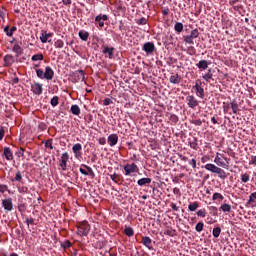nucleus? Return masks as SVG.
Returning a JSON list of instances; mask_svg holds the SVG:
<instances>
[{"label":"nucleus","instance_id":"obj_44","mask_svg":"<svg viewBox=\"0 0 256 256\" xmlns=\"http://www.w3.org/2000/svg\"><path fill=\"white\" fill-rule=\"evenodd\" d=\"M241 181L242 183H248V181H250V175L248 173H244L241 175Z\"/></svg>","mask_w":256,"mask_h":256},{"label":"nucleus","instance_id":"obj_24","mask_svg":"<svg viewBox=\"0 0 256 256\" xmlns=\"http://www.w3.org/2000/svg\"><path fill=\"white\" fill-rule=\"evenodd\" d=\"M181 80L182 78L178 73L172 74L169 78V81L172 82V84H179Z\"/></svg>","mask_w":256,"mask_h":256},{"label":"nucleus","instance_id":"obj_12","mask_svg":"<svg viewBox=\"0 0 256 256\" xmlns=\"http://www.w3.org/2000/svg\"><path fill=\"white\" fill-rule=\"evenodd\" d=\"M105 20H108L107 14H98L95 17V22L99 24L100 28L105 26Z\"/></svg>","mask_w":256,"mask_h":256},{"label":"nucleus","instance_id":"obj_42","mask_svg":"<svg viewBox=\"0 0 256 256\" xmlns=\"http://www.w3.org/2000/svg\"><path fill=\"white\" fill-rule=\"evenodd\" d=\"M203 229H204V223L202 221H200L199 223L196 224L195 230L198 233H201V231H203Z\"/></svg>","mask_w":256,"mask_h":256},{"label":"nucleus","instance_id":"obj_62","mask_svg":"<svg viewBox=\"0 0 256 256\" xmlns=\"http://www.w3.org/2000/svg\"><path fill=\"white\" fill-rule=\"evenodd\" d=\"M106 143H107V139H105V137H100L99 144L100 145H106Z\"/></svg>","mask_w":256,"mask_h":256},{"label":"nucleus","instance_id":"obj_17","mask_svg":"<svg viewBox=\"0 0 256 256\" xmlns=\"http://www.w3.org/2000/svg\"><path fill=\"white\" fill-rule=\"evenodd\" d=\"M3 155L7 161H13L14 155L10 147H4Z\"/></svg>","mask_w":256,"mask_h":256},{"label":"nucleus","instance_id":"obj_29","mask_svg":"<svg viewBox=\"0 0 256 256\" xmlns=\"http://www.w3.org/2000/svg\"><path fill=\"white\" fill-rule=\"evenodd\" d=\"M231 209L232 207L228 203H223V205L220 207V211H223L224 213H230Z\"/></svg>","mask_w":256,"mask_h":256},{"label":"nucleus","instance_id":"obj_54","mask_svg":"<svg viewBox=\"0 0 256 256\" xmlns=\"http://www.w3.org/2000/svg\"><path fill=\"white\" fill-rule=\"evenodd\" d=\"M188 52H189V54L196 53V48H195V46H193V44H190V46H188Z\"/></svg>","mask_w":256,"mask_h":256},{"label":"nucleus","instance_id":"obj_38","mask_svg":"<svg viewBox=\"0 0 256 256\" xmlns=\"http://www.w3.org/2000/svg\"><path fill=\"white\" fill-rule=\"evenodd\" d=\"M32 60L37 61V60H44V54L42 52L38 54H33L32 55Z\"/></svg>","mask_w":256,"mask_h":256},{"label":"nucleus","instance_id":"obj_41","mask_svg":"<svg viewBox=\"0 0 256 256\" xmlns=\"http://www.w3.org/2000/svg\"><path fill=\"white\" fill-rule=\"evenodd\" d=\"M54 46L56 48H63L64 40H61L60 38H58L57 40L54 41Z\"/></svg>","mask_w":256,"mask_h":256},{"label":"nucleus","instance_id":"obj_48","mask_svg":"<svg viewBox=\"0 0 256 256\" xmlns=\"http://www.w3.org/2000/svg\"><path fill=\"white\" fill-rule=\"evenodd\" d=\"M255 199H256V191L254 193H251V195L249 196L248 205H251L252 203H254Z\"/></svg>","mask_w":256,"mask_h":256},{"label":"nucleus","instance_id":"obj_40","mask_svg":"<svg viewBox=\"0 0 256 256\" xmlns=\"http://www.w3.org/2000/svg\"><path fill=\"white\" fill-rule=\"evenodd\" d=\"M224 197L221 193H214V195L212 196V200L213 201H223Z\"/></svg>","mask_w":256,"mask_h":256},{"label":"nucleus","instance_id":"obj_13","mask_svg":"<svg viewBox=\"0 0 256 256\" xmlns=\"http://www.w3.org/2000/svg\"><path fill=\"white\" fill-rule=\"evenodd\" d=\"M2 205L6 211H13L14 205L11 197L8 199H3Z\"/></svg>","mask_w":256,"mask_h":256},{"label":"nucleus","instance_id":"obj_27","mask_svg":"<svg viewBox=\"0 0 256 256\" xmlns=\"http://www.w3.org/2000/svg\"><path fill=\"white\" fill-rule=\"evenodd\" d=\"M71 113L72 115H81V108L79 104H72Z\"/></svg>","mask_w":256,"mask_h":256},{"label":"nucleus","instance_id":"obj_21","mask_svg":"<svg viewBox=\"0 0 256 256\" xmlns=\"http://www.w3.org/2000/svg\"><path fill=\"white\" fill-rule=\"evenodd\" d=\"M152 183V179L150 177H143L142 179H138L137 184L139 187H144V185H150Z\"/></svg>","mask_w":256,"mask_h":256},{"label":"nucleus","instance_id":"obj_36","mask_svg":"<svg viewBox=\"0 0 256 256\" xmlns=\"http://www.w3.org/2000/svg\"><path fill=\"white\" fill-rule=\"evenodd\" d=\"M231 109H232L234 115H237L238 109H239V104H237V102H235V100H233V102H231Z\"/></svg>","mask_w":256,"mask_h":256},{"label":"nucleus","instance_id":"obj_5","mask_svg":"<svg viewBox=\"0 0 256 256\" xmlns=\"http://www.w3.org/2000/svg\"><path fill=\"white\" fill-rule=\"evenodd\" d=\"M199 34L200 32L198 28H194L193 30H191L190 34L184 36V41L186 42V44H194V39L198 38Z\"/></svg>","mask_w":256,"mask_h":256},{"label":"nucleus","instance_id":"obj_51","mask_svg":"<svg viewBox=\"0 0 256 256\" xmlns=\"http://www.w3.org/2000/svg\"><path fill=\"white\" fill-rule=\"evenodd\" d=\"M45 147L53 150L54 149V147H53V139H49L48 141H46Z\"/></svg>","mask_w":256,"mask_h":256},{"label":"nucleus","instance_id":"obj_43","mask_svg":"<svg viewBox=\"0 0 256 256\" xmlns=\"http://www.w3.org/2000/svg\"><path fill=\"white\" fill-rule=\"evenodd\" d=\"M36 74L38 78H45V72L42 68H36Z\"/></svg>","mask_w":256,"mask_h":256},{"label":"nucleus","instance_id":"obj_19","mask_svg":"<svg viewBox=\"0 0 256 256\" xmlns=\"http://www.w3.org/2000/svg\"><path fill=\"white\" fill-rule=\"evenodd\" d=\"M12 183H22L23 182V175L22 172L18 169L16 171L15 176L11 179Z\"/></svg>","mask_w":256,"mask_h":256},{"label":"nucleus","instance_id":"obj_7","mask_svg":"<svg viewBox=\"0 0 256 256\" xmlns=\"http://www.w3.org/2000/svg\"><path fill=\"white\" fill-rule=\"evenodd\" d=\"M142 50H144L146 52L147 56H150V55L154 54V52L156 50V46H155L154 42H145L142 46Z\"/></svg>","mask_w":256,"mask_h":256},{"label":"nucleus","instance_id":"obj_60","mask_svg":"<svg viewBox=\"0 0 256 256\" xmlns=\"http://www.w3.org/2000/svg\"><path fill=\"white\" fill-rule=\"evenodd\" d=\"M8 191V185H0V193H5Z\"/></svg>","mask_w":256,"mask_h":256},{"label":"nucleus","instance_id":"obj_28","mask_svg":"<svg viewBox=\"0 0 256 256\" xmlns=\"http://www.w3.org/2000/svg\"><path fill=\"white\" fill-rule=\"evenodd\" d=\"M72 151H73V153H74L75 155L81 154V151H82V145H81V143H76L75 145H73Z\"/></svg>","mask_w":256,"mask_h":256},{"label":"nucleus","instance_id":"obj_20","mask_svg":"<svg viewBox=\"0 0 256 256\" xmlns=\"http://www.w3.org/2000/svg\"><path fill=\"white\" fill-rule=\"evenodd\" d=\"M214 163H216V165H218V169H221V167L228 168V166H229V165H226V163H224V161H222L221 157H219V153H217V155L214 159Z\"/></svg>","mask_w":256,"mask_h":256},{"label":"nucleus","instance_id":"obj_25","mask_svg":"<svg viewBox=\"0 0 256 256\" xmlns=\"http://www.w3.org/2000/svg\"><path fill=\"white\" fill-rule=\"evenodd\" d=\"M196 66H198V68H200V70H207L208 66H209V62L208 60H199V62L196 64Z\"/></svg>","mask_w":256,"mask_h":256},{"label":"nucleus","instance_id":"obj_58","mask_svg":"<svg viewBox=\"0 0 256 256\" xmlns=\"http://www.w3.org/2000/svg\"><path fill=\"white\" fill-rule=\"evenodd\" d=\"M24 153H25V149H23V147H21V148L17 151V156H18V157H24Z\"/></svg>","mask_w":256,"mask_h":256},{"label":"nucleus","instance_id":"obj_8","mask_svg":"<svg viewBox=\"0 0 256 256\" xmlns=\"http://www.w3.org/2000/svg\"><path fill=\"white\" fill-rule=\"evenodd\" d=\"M31 91L34 95H42L43 84H41V82H33V84H31Z\"/></svg>","mask_w":256,"mask_h":256},{"label":"nucleus","instance_id":"obj_57","mask_svg":"<svg viewBox=\"0 0 256 256\" xmlns=\"http://www.w3.org/2000/svg\"><path fill=\"white\" fill-rule=\"evenodd\" d=\"M40 40L42 42H47V32H42V34L40 36Z\"/></svg>","mask_w":256,"mask_h":256},{"label":"nucleus","instance_id":"obj_15","mask_svg":"<svg viewBox=\"0 0 256 256\" xmlns=\"http://www.w3.org/2000/svg\"><path fill=\"white\" fill-rule=\"evenodd\" d=\"M119 143V137L117 134L113 133L112 135H109L108 137V145L110 147H115Z\"/></svg>","mask_w":256,"mask_h":256},{"label":"nucleus","instance_id":"obj_4","mask_svg":"<svg viewBox=\"0 0 256 256\" xmlns=\"http://www.w3.org/2000/svg\"><path fill=\"white\" fill-rule=\"evenodd\" d=\"M199 34L200 32L198 28H194L193 30H191L190 34L184 36V41L186 42V44H194V39L198 38Z\"/></svg>","mask_w":256,"mask_h":256},{"label":"nucleus","instance_id":"obj_56","mask_svg":"<svg viewBox=\"0 0 256 256\" xmlns=\"http://www.w3.org/2000/svg\"><path fill=\"white\" fill-rule=\"evenodd\" d=\"M111 103H113V100H111V98H104L103 105H105V107H107V105H111Z\"/></svg>","mask_w":256,"mask_h":256},{"label":"nucleus","instance_id":"obj_47","mask_svg":"<svg viewBox=\"0 0 256 256\" xmlns=\"http://www.w3.org/2000/svg\"><path fill=\"white\" fill-rule=\"evenodd\" d=\"M61 247L63 249H68L69 247H72V243L69 240L64 241V243H61Z\"/></svg>","mask_w":256,"mask_h":256},{"label":"nucleus","instance_id":"obj_23","mask_svg":"<svg viewBox=\"0 0 256 256\" xmlns=\"http://www.w3.org/2000/svg\"><path fill=\"white\" fill-rule=\"evenodd\" d=\"M142 243L145 247H147V249H153L152 239L150 237H142Z\"/></svg>","mask_w":256,"mask_h":256},{"label":"nucleus","instance_id":"obj_35","mask_svg":"<svg viewBox=\"0 0 256 256\" xmlns=\"http://www.w3.org/2000/svg\"><path fill=\"white\" fill-rule=\"evenodd\" d=\"M204 80H206V82H209L211 78H213V74H212V69L209 68L208 72H206V74H204L203 76Z\"/></svg>","mask_w":256,"mask_h":256},{"label":"nucleus","instance_id":"obj_32","mask_svg":"<svg viewBox=\"0 0 256 256\" xmlns=\"http://www.w3.org/2000/svg\"><path fill=\"white\" fill-rule=\"evenodd\" d=\"M50 105L52 107H58V105H59V96H52V98L50 100Z\"/></svg>","mask_w":256,"mask_h":256},{"label":"nucleus","instance_id":"obj_52","mask_svg":"<svg viewBox=\"0 0 256 256\" xmlns=\"http://www.w3.org/2000/svg\"><path fill=\"white\" fill-rule=\"evenodd\" d=\"M170 121H172V123H178L179 116H177V114H171Z\"/></svg>","mask_w":256,"mask_h":256},{"label":"nucleus","instance_id":"obj_10","mask_svg":"<svg viewBox=\"0 0 256 256\" xmlns=\"http://www.w3.org/2000/svg\"><path fill=\"white\" fill-rule=\"evenodd\" d=\"M187 104L190 109H195V107L199 105V100H197L193 94H189V96H187Z\"/></svg>","mask_w":256,"mask_h":256},{"label":"nucleus","instance_id":"obj_9","mask_svg":"<svg viewBox=\"0 0 256 256\" xmlns=\"http://www.w3.org/2000/svg\"><path fill=\"white\" fill-rule=\"evenodd\" d=\"M79 171L82 175H85V176L90 175V177H95V173H94L92 167H89V165H82V167H80Z\"/></svg>","mask_w":256,"mask_h":256},{"label":"nucleus","instance_id":"obj_63","mask_svg":"<svg viewBox=\"0 0 256 256\" xmlns=\"http://www.w3.org/2000/svg\"><path fill=\"white\" fill-rule=\"evenodd\" d=\"M190 165L192 166L193 169H196V167H197L196 159H192V161H190Z\"/></svg>","mask_w":256,"mask_h":256},{"label":"nucleus","instance_id":"obj_37","mask_svg":"<svg viewBox=\"0 0 256 256\" xmlns=\"http://www.w3.org/2000/svg\"><path fill=\"white\" fill-rule=\"evenodd\" d=\"M13 51L16 52V54H22L23 50H22V46H20V44L16 43L13 46Z\"/></svg>","mask_w":256,"mask_h":256},{"label":"nucleus","instance_id":"obj_26","mask_svg":"<svg viewBox=\"0 0 256 256\" xmlns=\"http://www.w3.org/2000/svg\"><path fill=\"white\" fill-rule=\"evenodd\" d=\"M78 35L81 40L87 41L90 36V32H88V30H79Z\"/></svg>","mask_w":256,"mask_h":256},{"label":"nucleus","instance_id":"obj_33","mask_svg":"<svg viewBox=\"0 0 256 256\" xmlns=\"http://www.w3.org/2000/svg\"><path fill=\"white\" fill-rule=\"evenodd\" d=\"M199 203L198 201H194V203H190L188 206L189 211H197V209L199 208Z\"/></svg>","mask_w":256,"mask_h":256},{"label":"nucleus","instance_id":"obj_1","mask_svg":"<svg viewBox=\"0 0 256 256\" xmlns=\"http://www.w3.org/2000/svg\"><path fill=\"white\" fill-rule=\"evenodd\" d=\"M204 168L206 171H210L211 173H216L220 179H227V174L224 169H219L217 165H214L213 163H207Z\"/></svg>","mask_w":256,"mask_h":256},{"label":"nucleus","instance_id":"obj_3","mask_svg":"<svg viewBox=\"0 0 256 256\" xmlns=\"http://www.w3.org/2000/svg\"><path fill=\"white\" fill-rule=\"evenodd\" d=\"M77 231L79 235H84L85 237H87V235H89L91 231V225H89L87 221H83L78 225Z\"/></svg>","mask_w":256,"mask_h":256},{"label":"nucleus","instance_id":"obj_59","mask_svg":"<svg viewBox=\"0 0 256 256\" xmlns=\"http://www.w3.org/2000/svg\"><path fill=\"white\" fill-rule=\"evenodd\" d=\"M192 124L196 125L197 127H201L202 121L201 119H195L194 121H192Z\"/></svg>","mask_w":256,"mask_h":256},{"label":"nucleus","instance_id":"obj_14","mask_svg":"<svg viewBox=\"0 0 256 256\" xmlns=\"http://www.w3.org/2000/svg\"><path fill=\"white\" fill-rule=\"evenodd\" d=\"M54 76L55 72L53 68H51V66H46L44 71V78H46V80H53Z\"/></svg>","mask_w":256,"mask_h":256},{"label":"nucleus","instance_id":"obj_64","mask_svg":"<svg viewBox=\"0 0 256 256\" xmlns=\"http://www.w3.org/2000/svg\"><path fill=\"white\" fill-rule=\"evenodd\" d=\"M249 165H256V155L255 157H251V160L249 161Z\"/></svg>","mask_w":256,"mask_h":256},{"label":"nucleus","instance_id":"obj_16","mask_svg":"<svg viewBox=\"0 0 256 256\" xmlns=\"http://www.w3.org/2000/svg\"><path fill=\"white\" fill-rule=\"evenodd\" d=\"M115 48L114 46L103 45V54H108V58H113Z\"/></svg>","mask_w":256,"mask_h":256},{"label":"nucleus","instance_id":"obj_45","mask_svg":"<svg viewBox=\"0 0 256 256\" xmlns=\"http://www.w3.org/2000/svg\"><path fill=\"white\" fill-rule=\"evenodd\" d=\"M165 235H169L170 237H175V235H177L176 229H167V231H165Z\"/></svg>","mask_w":256,"mask_h":256},{"label":"nucleus","instance_id":"obj_30","mask_svg":"<svg viewBox=\"0 0 256 256\" xmlns=\"http://www.w3.org/2000/svg\"><path fill=\"white\" fill-rule=\"evenodd\" d=\"M124 233L128 237H133V235H135V231H134L133 227H125L124 228Z\"/></svg>","mask_w":256,"mask_h":256},{"label":"nucleus","instance_id":"obj_39","mask_svg":"<svg viewBox=\"0 0 256 256\" xmlns=\"http://www.w3.org/2000/svg\"><path fill=\"white\" fill-rule=\"evenodd\" d=\"M17 189L19 193H26V194L30 193L29 187H26V186L21 187V185H18Z\"/></svg>","mask_w":256,"mask_h":256},{"label":"nucleus","instance_id":"obj_34","mask_svg":"<svg viewBox=\"0 0 256 256\" xmlns=\"http://www.w3.org/2000/svg\"><path fill=\"white\" fill-rule=\"evenodd\" d=\"M221 231H222L221 227H214V229L212 230L213 237L215 238L220 237Z\"/></svg>","mask_w":256,"mask_h":256},{"label":"nucleus","instance_id":"obj_2","mask_svg":"<svg viewBox=\"0 0 256 256\" xmlns=\"http://www.w3.org/2000/svg\"><path fill=\"white\" fill-rule=\"evenodd\" d=\"M133 173H139L138 165L136 163H126V165H124V175L129 177Z\"/></svg>","mask_w":256,"mask_h":256},{"label":"nucleus","instance_id":"obj_22","mask_svg":"<svg viewBox=\"0 0 256 256\" xmlns=\"http://www.w3.org/2000/svg\"><path fill=\"white\" fill-rule=\"evenodd\" d=\"M14 62V56L12 54H6L4 56V66H11Z\"/></svg>","mask_w":256,"mask_h":256},{"label":"nucleus","instance_id":"obj_53","mask_svg":"<svg viewBox=\"0 0 256 256\" xmlns=\"http://www.w3.org/2000/svg\"><path fill=\"white\" fill-rule=\"evenodd\" d=\"M110 179L114 181V183H119V175H117V173L110 175Z\"/></svg>","mask_w":256,"mask_h":256},{"label":"nucleus","instance_id":"obj_11","mask_svg":"<svg viewBox=\"0 0 256 256\" xmlns=\"http://www.w3.org/2000/svg\"><path fill=\"white\" fill-rule=\"evenodd\" d=\"M69 155L68 153H62L61 159H60V167L62 171H67V163L69 161Z\"/></svg>","mask_w":256,"mask_h":256},{"label":"nucleus","instance_id":"obj_61","mask_svg":"<svg viewBox=\"0 0 256 256\" xmlns=\"http://www.w3.org/2000/svg\"><path fill=\"white\" fill-rule=\"evenodd\" d=\"M5 129L4 127H0V141L4 139Z\"/></svg>","mask_w":256,"mask_h":256},{"label":"nucleus","instance_id":"obj_49","mask_svg":"<svg viewBox=\"0 0 256 256\" xmlns=\"http://www.w3.org/2000/svg\"><path fill=\"white\" fill-rule=\"evenodd\" d=\"M197 215H198V217H206V215H207L206 209H199L197 211Z\"/></svg>","mask_w":256,"mask_h":256},{"label":"nucleus","instance_id":"obj_31","mask_svg":"<svg viewBox=\"0 0 256 256\" xmlns=\"http://www.w3.org/2000/svg\"><path fill=\"white\" fill-rule=\"evenodd\" d=\"M174 28H175L176 32H178V34H180V32H183V30H184L183 22H176Z\"/></svg>","mask_w":256,"mask_h":256},{"label":"nucleus","instance_id":"obj_18","mask_svg":"<svg viewBox=\"0 0 256 256\" xmlns=\"http://www.w3.org/2000/svg\"><path fill=\"white\" fill-rule=\"evenodd\" d=\"M74 79L76 82H79L80 80H85V72L84 70H75L73 72Z\"/></svg>","mask_w":256,"mask_h":256},{"label":"nucleus","instance_id":"obj_55","mask_svg":"<svg viewBox=\"0 0 256 256\" xmlns=\"http://www.w3.org/2000/svg\"><path fill=\"white\" fill-rule=\"evenodd\" d=\"M34 223H35V219H33V217L26 218V224L28 225V227H29V225H34Z\"/></svg>","mask_w":256,"mask_h":256},{"label":"nucleus","instance_id":"obj_6","mask_svg":"<svg viewBox=\"0 0 256 256\" xmlns=\"http://www.w3.org/2000/svg\"><path fill=\"white\" fill-rule=\"evenodd\" d=\"M193 89L196 91V96L199 97L200 99H204L205 97V90L202 86V81L201 80H196Z\"/></svg>","mask_w":256,"mask_h":256},{"label":"nucleus","instance_id":"obj_50","mask_svg":"<svg viewBox=\"0 0 256 256\" xmlns=\"http://www.w3.org/2000/svg\"><path fill=\"white\" fill-rule=\"evenodd\" d=\"M147 22H148V20L144 16H142V18H139L138 20H136V23L140 24V25L147 24Z\"/></svg>","mask_w":256,"mask_h":256},{"label":"nucleus","instance_id":"obj_46","mask_svg":"<svg viewBox=\"0 0 256 256\" xmlns=\"http://www.w3.org/2000/svg\"><path fill=\"white\" fill-rule=\"evenodd\" d=\"M190 147H191L192 149H194V151H198L199 147H198L197 139H194V141H191V142H190Z\"/></svg>","mask_w":256,"mask_h":256}]
</instances>
